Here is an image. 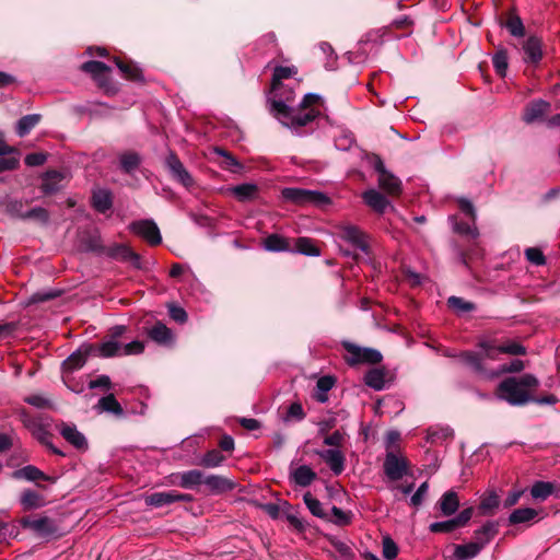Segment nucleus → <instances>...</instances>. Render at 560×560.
Instances as JSON below:
<instances>
[{
	"label": "nucleus",
	"mask_w": 560,
	"mask_h": 560,
	"mask_svg": "<svg viewBox=\"0 0 560 560\" xmlns=\"http://www.w3.org/2000/svg\"><path fill=\"white\" fill-rule=\"evenodd\" d=\"M60 434L67 442L73 445L77 450H88V441L83 433H81L75 425H70L62 422L60 428Z\"/></svg>",
	"instance_id": "obj_26"
},
{
	"label": "nucleus",
	"mask_w": 560,
	"mask_h": 560,
	"mask_svg": "<svg viewBox=\"0 0 560 560\" xmlns=\"http://www.w3.org/2000/svg\"><path fill=\"white\" fill-rule=\"evenodd\" d=\"M96 85L108 96H114L118 93V84L112 79L109 73L96 77L94 80Z\"/></svg>",
	"instance_id": "obj_52"
},
{
	"label": "nucleus",
	"mask_w": 560,
	"mask_h": 560,
	"mask_svg": "<svg viewBox=\"0 0 560 560\" xmlns=\"http://www.w3.org/2000/svg\"><path fill=\"white\" fill-rule=\"evenodd\" d=\"M225 460V456L218 450L208 451L200 459L199 465L206 468H214Z\"/></svg>",
	"instance_id": "obj_54"
},
{
	"label": "nucleus",
	"mask_w": 560,
	"mask_h": 560,
	"mask_svg": "<svg viewBox=\"0 0 560 560\" xmlns=\"http://www.w3.org/2000/svg\"><path fill=\"white\" fill-rule=\"evenodd\" d=\"M500 504V498L497 493L491 492L488 495L483 497L480 503V509L486 512H490L492 514L493 510H495Z\"/></svg>",
	"instance_id": "obj_63"
},
{
	"label": "nucleus",
	"mask_w": 560,
	"mask_h": 560,
	"mask_svg": "<svg viewBox=\"0 0 560 560\" xmlns=\"http://www.w3.org/2000/svg\"><path fill=\"white\" fill-rule=\"evenodd\" d=\"M342 347L351 354V358L347 359V363L351 366L361 363L377 364L383 359L382 353L373 348H362L350 341H342Z\"/></svg>",
	"instance_id": "obj_8"
},
{
	"label": "nucleus",
	"mask_w": 560,
	"mask_h": 560,
	"mask_svg": "<svg viewBox=\"0 0 560 560\" xmlns=\"http://www.w3.org/2000/svg\"><path fill=\"white\" fill-rule=\"evenodd\" d=\"M525 366L526 364L524 361L514 359L510 363L502 364L498 371H494V373H499V376L501 374L520 373L525 369Z\"/></svg>",
	"instance_id": "obj_59"
},
{
	"label": "nucleus",
	"mask_w": 560,
	"mask_h": 560,
	"mask_svg": "<svg viewBox=\"0 0 560 560\" xmlns=\"http://www.w3.org/2000/svg\"><path fill=\"white\" fill-rule=\"evenodd\" d=\"M144 503L153 508H162L175 503L174 490L153 492L144 497Z\"/></svg>",
	"instance_id": "obj_38"
},
{
	"label": "nucleus",
	"mask_w": 560,
	"mask_h": 560,
	"mask_svg": "<svg viewBox=\"0 0 560 560\" xmlns=\"http://www.w3.org/2000/svg\"><path fill=\"white\" fill-rule=\"evenodd\" d=\"M398 555V546L397 544L389 537L386 536L383 538V556L387 560H393Z\"/></svg>",
	"instance_id": "obj_62"
},
{
	"label": "nucleus",
	"mask_w": 560,
	"mask_h": 560,
	"mask_svg": "<svg viewBox=\"0 0 560 560\" xmlns=\"http://www.w3.org/2000/svg\"><path fill=\"white\" fill-rule=\"evenodd\" d=\"M480 552L481 550L472 541L454 545V552L451 560H471Z\"/></svg>",
	"instance_id": "obj_37"
},
{
	"label": "nucleus",
	"mask_w": 560,
	"mask_h": 560,
	"mask_svg": "<svg viewBox=\"0 0 560 560\" xmlns=\"http://www.w3.org/2000/svg\"><path fill=\"white\" fill-rule=\"evenodd\" d=\"M22 421L25 428L31 432L32 436L36 439L43 446L47 447L51 453L58 456L66 454L54 446L51 443L52 434L47 430L46 425L37 419L31 418L25 412L22 413Z\"/></svg>",
	"instance_id": "obj_7"
},
{
	"label": "nucleus",
	"mask_w": 560,
	"mask_h": 560,
	"mask_svg": "<svg viewBox=\"0 0 560 560\" xmlns=\"http://www.w3.org/2000/svg\"><path fill=\"white\" fill-rule=\"evenodd\" d=\"M555 485L549 481H536L530 488V494L534 499L545 501L552 494Z\"/></svg>",
	"instance_id": "obj_47"
},
{
	"label": "nucleus",
	"mask_w": 560,
	"mask_h": 560,
	"mask_svg": "<svg viewBox=\"0 0 560 560\" xmlns=\"http://www.w3.org/2000/svg\"><path fill=\"white\" fill-rule=\"evenodd\" d=\"M80 249L96 255H105L106 246L103 245L98 230H86L80 234Z\"/></svg>",
	"instance_id": "obj_16"
},
{
	"label": "nucleus",
	"mask_w": 560,
	"mask_h": 560,
	"mask_svg": "<svg viewBox=\"0 0 560 560\" xmlns=\"http://www.w3.org/2000/svg\"><path fill=\"white\" fill-rule=\"evenodd\" d=\"M362 198L366 206L378 214H383L388 207L394 209V207L390 206L389 200L376 189H369L364 191Z\"/></svg>",
	"instance_id": "obj_25"
},
{
	"label": "nucleus",
	"mask_w": 560,
	"mask_h": 560,
	"mask_svg": "<svg viewBox=\"0 0 560 560\" xmlns=\"http://www.w3.org/2000/svg\"><path fill=\"white\" fill-rule=\"evenodd\" d=\"M340 235L345 241L351 243L353 246L361 249L363 253H369L370 246L366 241L368 235L359 228L354 225H347L341 229Z\"/></svg>",
	"instance_id": "obj_21"
},
{
	"label": "nucleus",
	"mask_w": 560,
	"mask_h": 560,
	"mask_svg": "<svg viewBox=\"0 0 560 560\" xmlns=\"http://www.w3.org/2000/svg\"><path fill=\"white\" fill-rule=\"evenodd\" d=\"M232 195L240 202L254 200L258 195V186L253 183H244L230 188Z\"/></svg>",
	"instance_id": "obj_35"
},
{
	"label": "nucleus",
	"mask_w": 560,
	"mask_h": 560,
	"mask_svg": "<svg viewBox=\"0 0 560 560\" xmlns=\"http://www.w3.org/2000/svg\"><path fill=\"white\" fill-rule=\"evenodd\" d=\"M477 347L480 351L465 350L454 355V358L477 377L485 380L499 377V373H494L485 363L486 360H495L494 340L482 339L477 343Z\"/></svg>",
	"instance_id": "obj_2"
},
{
	"label": "nucleus",
	"mask_w": 560,
	"mask_h": 560,
	"mask_svg": "<svg viewBox=\"0 0 560 560\" xmlns=\"http://www.w3.org/2000/svg\"><path fill=\"white\" fill-rule=\"evenodd\" d=\"M270 114L278 119L283 126L291 128H300L308 125L315 118H317L320 114L317 108L310 109H294L288 106L281 100H270L269 101Z\"/></svg>",
	"instance_id": "obj_3"
},
{
	"label": "nucleus",
	"mask_w": 560,
	"mask_h": 560,
	"mask_svg": "<svg viewBox=\"0 0 560 560\" xmlns=\"http://www.w3.org/2000/svg\"><path fill=\"white\" fill-rule=\"evenodd\" d=\"M377 182L380 188L393 197H398L402 192L401 180L389 171L378 176Z\"/></svg>",
	"instance_id": "obj_30"
},
{
	"label": "nucleus",
	"mask_w": 560,
	"mask_h": 560,
	"mask_svg": "<svg viewBox=\"0 0 560 560\" xmlns=\"http://www.w3.org/2000/svg\"><path fill=\"white\" fill-rule=\"evenodd\" d=\"M538 386L539 380L533 374L509 376L499 383L495 394L511 406H525L533 399L532 390Z\"/></svg>",
	"instance_id": "obj_1"
},
{
	"label": "nucleus",
	"mask_w": 560,
	"mask_h": 560,
	"mask_svg": "<svg viewBox=\"0 0 560 560\" xmlns=\"http://www.w3.org/2000/svg\"><path fill=\"white\" fill-rule=\"evenodd\" d=\"M120 168L126 174H132L141 163L140 155L135 151H127L119 156Z\"/></svg>",
	"instance_id": "obj_41"
},
{
	"label": "nucleus",
	"mask_w": 560,
	"mask_h": 560,
	"mask_svg": "<svg viewBox=\"0 0 560 560\" xmlns=\"http://www.w3.org/2000/svg\"><path fill=\"white\" fill-rule=\"evenodd\" d=\"M551 112V104L545 100L537 98L526 104L523 109L522 119L530 125L542 120Z\"/></svg>",
	"instance_id": "obj_12"
},
{
	"label": "nucleus",
	"mask_w": 560,
	"mask_h": 560,
	"mask_svg": "<svg viewBox=\"0 0 560 560\" xmlns=\"http://www.w3.org/2000/svg\"><path fill=\"white\" fill-rule=\"evenodd\" d=\"M144 331L158 345L167 346L173 341L172 330L160 320H156L152 326H145Z\"/></svg>",
	"instance_id": "obj_22"
},
{
	"label": "nucleus",
	"mask_w": 560,
	"mask_h": 560,
	"mask_svg": "<svg viewBox=\"0 0 560 560\" xmlns=\"http://www.w3.org/2000/svg\"><path fill=\"white\" fill-rule=\"evenodd\" d=\"M13 477L15 479H25L27 481H34V482L43 480V481H48L50 483H55L57 480L55 477L46 475L39 468H37L36 466H33V465H27L20 469H16L15 471H13Z\"/></svg>",
	"instance_id": "obj_27"
},
{
	"label": "nucleus",
	"mask_w": 560,
	"mask_h": 560,
	"mask_svg": "<svg viewBox=\"0 0 560 560\" xmlns=\"http://www.w3.org/2000/svg\"><path fill=\"white\" fill-rule=\"evenodd\" d=\"M542 46L544 43L540 37H538L537 35L528 36L527 39L524 40L522 46L524 51L523 60L527 65L537 67L544 57Z\"/></svg>",
	"instance_id": "obj_15"
},
{
	"label": "nucleus",
	"mask_w": 560,
	"mask_h": 560,
	"mask_svg": "<svg viewBox=\"0 0 560 560\" xmlns=\"http://www.w3.org/2000/svg\"><path fill=\"white\" fill-rule=\"evenodd\" d=\"M493 68L497 74L501 78L506 75L509 62H508V51L505 48H500L492 57Z\"/></svg>",
	"instance_id": "obj_51"
},
{
	"label": "nucleus",
	"mask_w": 560,
	"mask_h": 560,
	"mask_svg": "<svg viewBox=\"0 0 560 560\" xmlns=\"http://www.w3.org/2000/svg\"><path fill=\"white\" fill-rule=\"evenodd\" d=\"M305 412L300 402H292L288 409L287 413L283 417V420L289 422L291 420L302 421L305 418Z\"/></svg>",
	"instance_id": "obj_60"
},
{
	"label": "nucleus",
	"mask_w": 560,
	"mask_h": 560,
	"mask_svg": "<svg viewBox=\"0 0 560 560\" xmlns=\"http://www.w3.org/2000/svg\"><path fill=\"white\" fill-rule=\"evenodd\" d=\"M317 479V474L307 465H301L290 472V480L296 486L305 488Z\"/></svg>",
	"instance_id": "obj_29"
},
{
	"label": "nucleus",
	"mask_w": 560,
	"mask_h": 560,
	"mask_svg": "<svg viewBox=\"0 0 560 560\" xmlns=\"http://www.w3.org/2000/svg\"><path fill=\"white\" fill-rule=\"evenodd\" d=\"M203 485L212 494H222L236 488V483L221 475H205Z\"/></svg>",
	"instance_id": "obj_20"
},
{
	"label": "nucleus",
	"mask_w": 560,
	"mask_h": 560,
	"mask_svg": "<svg viewBox=\"0 0 560 560\" xmlns=\"http://www.w3.org/2000/svg\"><path fill=\"white\" fill-rule=\"evenodd\" d=\"M95 345V353L92 355H97L101 358H113L118 354L120 350V343L116 340H107L100 345Z\"/></svg>",
	"instance_id": "obj_46"
},
{
	"label": "nucleus",
	"mask_w": 560,
	"mask_h": 560,
	"mask_svg": "<svg viewBox=\"0 0 560 560\" xmlns=\"http://www.w3.org/2000/svg\"><path fill=\"white\" fill-rule=\"evenodd\" d=\"M281 197L284 201L295 206H317L324 207L330 203V198L320 191L310 190L298 187H285L281 190Z\"/></svg>",
	"instance_id": "obj_5"
},
{
	"label": "nucleus",
	"mask_w": 560,
	"mask_h": 560,
	"mask_svg": "<svg viewBox=\"0 0 560 560\" xmlns=\"http://www.w3.org/2000/svg\"><path fill=\"white\" fill-rule=\"evenodd\" d=\"M457 528L458 527H457L454 518H450V520L443 521V522H434V523L430 524V526H429V530L434 534H440V533L448 534V533L454 532Z\"/></svg>",
	"instance_id": "obj_58"
},
{
	"label": "nucleus",
	"mask_w": 560,
	"mask_h": 560,
	"mask_svg": "<svg viewBox=\"0 0 560 560\" xmlns=\"http://www.w3.org/2000/svg\"><path fill=\"white\" fill-rule=\"evenodd\" d=\"M499 533V523L487 521L480 528L474 532L472 542L482 551Z\"/></svg>",
	"instance_id": "obj_18"
},
{
	"label": "nucleus",
	"mask_w": 560,
	"mask_h": 560,
	"mask_svg": "<svg viewBox=\"0 0 560 560\" xmlns=\"http://www.w3.org/2000/svg\"><path fill=\"white\" fill-rule=\"evenodd\" d=\"M215 153L223 158L221 165L224 170L237 172L243 168V165L225 149L215 148Z\"/></svg>",
	"instance_id": "obj_53"
},
{
	"label": "nucleus",
	"mask_w": 560,
	"mask_h": 560,
	"mask_svg": "<svg viewBox=\"0 0 560 560\" xmlns=\"http://www.w3.org/2000/svg\"><path fill=\"white\" fill-rule=\"evenodd\" d=\"M331 514L334 518L330 517L329 522H332L337 526H348L351 524L353 518V513L351 511H343L335 505L331 508Z\"/></svg>",
	"instance_id": "obj_55"
},
{
	"label": "nucleus",
	"mask_w": 560,
	"mask_h": 560,
	"mask_svg": "<svg viewBox=\"0 0 560 560\" xmlns=\"http://www.w3.org/2000/svg\"><path fill=\"white\" fill-rule=\"evenodd\" d=\"M526 259L535 266H544L546 264V257L542 250L538 247H528L525 249Z\"/></svg>",
	"instance_id": "obj_61"
},
{
	"label": "nucleus",
	"mask_w": 560,
	"mask_h": 560,
	"mask_svg": "<svg viewBox=\"0 0 560 560\" xmlns=\"http://www.w3.org/2000/svg\"><path fill=\"white\" fill-rule=\"evenodd\" d=\"M166 167L172 178L186 188H190L195 185V180L189 172L186 170L177 154L173 151L168 153L165 160Z\"/></svg>",
	"instance_id": "obj_9"
},
{
	"label": "nucleus",
	"mask_w": 560,
	"mask_h": 560,
	"mask_svg": "<svg viewBox=\"0 0 560 560\" xmlns=\"http://www.w3.org/2000/svg\"><path fill=\"white\" fill-rule=\"evenodd\" d=\"M500 25L506 27L509 33L514 37H524L526 34L522 19L514 9L506 13V19H500Z\"/></svg>",
	"instance_id": "obj_28"
},
{
	"label": "nucleus",
	"mask_w": 560,
	"mask_h": 560,
	"mask_svg": "<svg viewBox=\"0 0 560 560\" xmlns=\"http://www.w3.org/2000/svg\"><path fill=\"white\" fill-rule=\"evenodd\" d=\"M42 120V115L30 114L21 117L16 124V133L19 137H25Z\"/></svg>",
	"instance_id": "obj_42"
},
{
	"label": "nucleus",
	"mask_w": 560,
	"mask_h": 560,
	"mask_svg": "<svg viewBox=\"0 0 560 560\" xmlns=\"http://www.w3.org/2000/svg\"><path fill=\"white\" fill-rule=\"evenodd\" d=\"M92 207L100 213H105L113 207V196L109 190H94L91 197Z\"/></svg>",
	"instance_id": "obj_32"
},
{
	"label": "nucleus",
	"mask_w": 560,
	"mask_h": 560,
	"mask_svg": "<svg viewBox=\"0 0 560 560\" xmlns=\"http://www.w3.org/2000/svg\"><path fill=\"white\" fill-rule=\"evenodd\" d=\"M296 72L294 67L277 66L272 73L271 92L278 91L282 86V80L291 78Z\"/></svg>",
	"instance_id": "obj_43"
},
{
	"label": "nucleus",
	"mask_w": 560,
	"mask_h": 560,
	"mask_svg": "<svg viewBox=\"0 0 560 560\" xmlns=\"http://www.w3.org/2000/svg\"><path fill=\"white\" fill-rule=\"evenodd\" d=\"M408 467L409 463L406 458H399L393 451L386 453L383 468L392 481L400 480L407 474Z\"/></svg>",
	"instance_id": "obj_11"
},
{
	"label": "nucleus",
	"mask_w": 560,
	"mask_h": 560,
	"mask_svg": "<svg viewBox=\"0 0 560 560\" xmlns=\"http://www.w3.org/2000/svg\"><path fill=\"white\" fill-rule=\"evenodd\" d=\"M538 515V512L533 508H518L515 509L509 516L510 525H517L523 523H529L535 520Z\"/></svg>",
	"instance_id": "obj_40"
},
{
	"label": "nucleus",
	"mask_w": 560,
	"mask_h": 560,
	"mask_svg": "<svg viewBox=\"0 0 560 560\" xmlns=\"http://www.w3.org/2000/svg\"><path fill=\"white\" fill-rule=\"evenodd\" d=\"M132 231L144 238L151 246L162 243V236L156 223L152 220H140L131 224Z\"/></svg>",
	"instance_id": "obj_14"
},
{
	"label": "nucleus",
	"mask_w": 560,
	"mask_h": 560,
	"mask_svg": "<svg viewBox=\"0 0 560 560\" xmlns=\"http://www.w3.org/2000/svg\"><path fill=\"white\" fill-rule=\"evenodd\" d=\"M20 503L24 511H31L43 508L46 504V501L40 493L27 489L22 492Z\"/></svg>",
	"instance_id": "obj_36"
},
{
	"label": "nucleus",
	"mask_w": 560,
	"mask_h": 560,
	"mask_svg": "<svg viewBox=\"0 0 560 560\" xmlns=\"http://www.w3.org/2000/svg\"><path fill=\"white\" fill-rule=\"evenodd\" d=\"M459 498L457 492L448 490L442 494L436 502L435 508L440 510L441 516L450 517L459 509Z\"/></svg>",
	"instance_id": "obj_23"
},
{
	"label": "nucleus",
	"mask_w": 560,
	"mask_h": 560,
	"mask_svg": "<svg viewBox=\"0 0 560 560\" xmlns=\"http://www.w3.org/2000/svg\"><path fill=\"white\" fill-rule=\"evenodd\" d=\"M19 523L39 538L51 539L62 536L58 522L47 515H26L21 517Z\"/></svg>",
	"instance_id": "obj_4"
},
{
	"label": "nucleus",
	"mask_w": 560,
	"mask_h": 560,
	"mask_svg": "<svg viewBox=\"0 0 560 560\" xmlns=\"http://www.w3.org/2000/svg\"><path fill=\"white\" fill-rule=\"evenodd\" d=\"M291 253H299L306 256H319L320 249L317 246L316 241L301 236L294 238V245L292 246Z\"/></svg>",
	"instance_id": "obj_34"
},
{
	"label": "nucleus",
	"mask_w": 560,
	"mask_h": 560,
	"mask_svg": "<svg viewBox=\"0 0 560 560\" xmlns=\"http://www.w3.org/2000/svg\"><path fill=\"white\" fill-rule=\"evenodd\" d=\"M95 353V345L94 343H84L80 346L74 352H72L62 363H61V372L63 375L71 374L74 371L82 369L89 357ZM63 383L73 392L80 393L82 387L75 388L72 387L66 376H63Z\"/></svg>",
	"instance_id": "obj_6"
},
{
	"label": "nucleus",
	"mask_w": 560,
	"mask_h": 560,
	"mask_svg": "<svg viewBox=\"0 0 560 560\" xmlns=\"http://www.w3.org/2000/svg\"><path fill=\"white\" fill-rule=\"evenodd\" d=\"M24 220H31L46 224L49 220V213L45 208L35 207L25 211Z\"/></svg>",
	"instance_id": "obj_57"
},
{
	"label": "nucleus",
	"mask_w": 560,
	"mask_h": 560,
	"mask_svg": "<svg viewBox=\"0 0 560 560\" xmlns=\"http://www.w3.org/2000/svg\"><path fill=\"white\" fill-rule=\"evenodd\" d=\"M82 71L89 73L92 75L93 80L96 79V77H101L105 73H109L112 71L110 67H108L106 63L97 60H89L82 63L81 66Z\"/></svg>",
	"instance_id": "obj_49"
},
{
	"label": "nucleus",
	"mask_w": 560,
	"mask_h": 560,
	"mask_svg": "<svg viewBox=\"0 0 560 560\" xmlns=\"http://www.w3.org/2000/svg\"><path fill=\"white\" fill-rule=\"evenodd\" d=\"M112 60L126 80L133 82L144 81L142 69L135 61L116 56L113 57Z\"/></svg>",
	"instance_id": "obj_19"
},
{
	"label": "nucleus",
	"mask_w": 560,
	"mask_h": 560,
	"mask_svg": "<svg viewBox=\"0 0 560 560\" xmlns=\"http://www.w3.org/2000/svg\"><path fill=\"white\" fill-rule=\"evenodd\" d=\"M495 349V359L499 353H505L510 355H525L527 353L526 348L520 342L509 340L503 345L497 346L494 343Z\"/></svg>",
	"instance_id": "obj_50"
},
{
	"label": "nucleus",
	"mask_w": 560,
	"mask_h": 560,
	"mask_svg": "<svg viewBox=\"0 0 560 560\" xmlns=\"http://www.w3.org/2000/svg\"><path fill=\"white\" fill-rule=\"evenodd\" d=\"M63 180V175L59 171L49 170L45 172L42 176V185L40 190L44 195L50 196L55 195L61 190Z\"/></svg>",
	"instance_id": "obj_24"
},
{
	"label": "nucleus",
	"mask_w": 560,
	"mask_h": 560,
	"mask_svg": "<svg viewBox=\"0 0 560 560\" xmlns=\"http://www.w3.org/2000/svg\"><path fill=\"white\" fill-rule=\"evenodd\" d=\"M322 104H323V98L320 95L315 94V93H308V94H305L303 100L301 101L300 108L301 109H310V108H314L315 105H322Z\"/></svg>",
	"instance_id": "obj_64"
},
{
	"label": "nucleus",
	"mask_w": 560,
	"mask_h": 560,
	"mask_svg": "<svg viewBox=\"0 0 560 560\" xmlns=\"http://www.w3.org/2000/svg\"><path fill=\"white\" fill-rule=\"evenodd\" d=\"M205 472L200 469H190L182 472L172 474L170 483L183 489H195L203 485Z\"/></svg>",
	"instance_id": "obj_13"
},
{
	"label": "nucleus",
	"mask_w": 560,
	"mask_h": 560,
	"mask_svg": "<svg viewBox=\"0 0 560 560\" xmlns=\"http://www.w3.org/2000/svg\"><path fill=\"white\" fill-rule=\"evenodd\" d=\"M393 380L394 374L384 366L371 369L364 375V383L374 390L384 389Z\"/></svg>",
	"instance_id": "obj_17"
},
{
	"label": "nucleus",
	"mask_w": 560,
	"mask_h": 560,
	"mask_svg": "<svg viewBox=\"0 0 560 560\" xmlns=\"http://www.w3.org/2000/svg\"><path fill=\"white\" fill-rule=\"evenodd\" d=\"M446 304L448 308L457 314L469 313L476 310V305L472 302L455 295L450 296Z\"/></svg>",
	"instance_id": "obj_48"
},
{
	"label": "nucleus",
	"mask_w": 560,
	"mask_h": 560,
	"mask_svg": "<svg viewBox=\"0 0 560 560\" xmlns=\"http://www.w3.org/2000/svg\"><path fill=\"white\" fill-rule=\"evenodd\" d=\"M24 401L38 409H52V400L42 394L28 395L24 398Z\"/></svg>",
	"instance_id": "obj_56"
},
{
	"label": "nucleus",
	"mask_w": 560,
	"mask_h": 560,
	"mask_svg": "<svg viewBox=\"0 0 560 560\" xmlns=\"http://www.w3.org/2000/svg\"><path fill=\"white\" fill-rule=\"evenodd\" d=\"M264 248L268 252H291L292 245L290 243V240L273 233L269 234L267 237L264 238Z\"/></svg>",
	"instance_id": "obj_33"
},
{
	"label": "nucleus",
	"mask_w": 560,
	"mask_h": 560,
	"mask_svg": "<svg viewBox=\"0 0 560 560\" xmlns=\"http://www.w3.org/2000/svg\"><path fill=\"white\" fill-rule=\"evenodd\" d=\"M318 454L335 475L338 476L345 470V456L340 451L330 448Z\"/></svg>",
	"instance_id": "obj_31"
},
{
	"label": "nucleus",
	"mask_w": 560,
	"mask_h": 560,
	"mask_svg": "<svg viewBox=\"0 0 560 560\" xmlns=\"http://www.w3.org/2000/svg\"><path fill=\"white\" fill-rule=\"evenodd\" d=\"M95 408L100 409L101 411L113 413L117 417L124 416V409L119 401L116 399L114 394H108L104 397H102Z\"/></svg>",
	"instance_id": "obj_39"
},
{
	"label": "nucleus",
	"mask_w": 560,
	"mask_h": 560,
	"mask_svg": "<svg viewBox=\"0 0 560 560\" xmlns=\"http://www.w3.org/2000/svg\"><path fill=\"white\" fill-rule=\"evenodd\" d=\"M105 255L122 262H129L136 269H143L140 255L125 244H115L107 247Z\"/></svg>",
	"instance_id": "obj_10"
},
{
	"label": "nucleus",
	"mask_w": 560,
	"mask_h": 560,
	"mask_svg": "<svg viewBox=\"0 0 560 560\" xmlns=\"http://www.w3.org/2000/svg\"><path fill=\"white\" fill-rule=\"evenodd\" d=\"M303 501L306 505V508L310 510V512L322 520L330 521V516L326 511L323 509V505L319 500L314 498L311 492H306L303 495Z\"/></svg>",
	"instance_id": "obj_45"
},
{
	"label": "nucleus",
	"mask_w": 560,
	"mask_h": 560,
	"mask_svg": "<svg viewBox=\"0 0 560 560\" xmlns=\"http://www.w3.org/2000/svg\"><path fill=\"white\" fill-rule=\"evenodd\" d=\"M452 222L453 231L462 236H465L469 240H474L478 236V230L475 225H470L467 222L459 221L456 215H452L450 218Z\"/></svg>",
	"instance_id": "obj_44"
}]
</instances>
